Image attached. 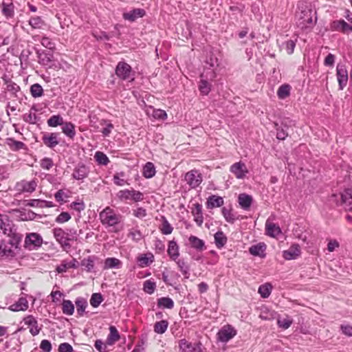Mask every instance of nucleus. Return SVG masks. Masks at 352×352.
<instances>
[{
  "label": "nucleus",
  "instance_id": "obj_4",
  "mask_svg": "<svg viewBox=\"0 0 352 352\" xmlns=\"http://www.w3.org/2000/svg\"><path fill=\"white\" fill-rule=\"evenodd\" d=\"M116 76L122 80L132 82L135 79V72L131 67L124 61H120L116 67Z\"/></svg>",
  "mask_w": 352,
  "mask_h": 352
},
{
  "label": "nucleus",
  "instance_id": "obj_42",
  "mask_svg": "<svg viewBox=\"0 0 352 352\" xmlns=\"http://www.w3.org/2000/svg\"><path fill=\"white\" fill-rule=\"evenodd\" d=\"M62 127V131L64 134H65L67 137L70 138H74L76 135L75 126L73 123L68 122H64Z\"/></svg>",
  "mask_w": 352,
  "mask_h": 352
},
{
  "label": "nucleus",
  "instance_id": "obj_53",
  "mask_svg": "<svg viewBox=\"0 0 352 352\" xmlns=\"http://www.w3.org/2000/svg\"><path fill=\"white\" fill-rule=\"evenodd\" d=\"M156 288V283L151 280H146L143 284V290L148 294L154 293Z\"/></svg>",
  "mask_w": 352,
  "mask_h": 352
},
{
  "label": "nucleus",
  "instance_id": "obj_5",
  "mask_svg": "<svg viewBox=\"0 0 352 352\" xmlns=\"http://www.w3.org/2000/svg\"><path fill=\"white\" fill-rule=\"evenodd\" d=\"M216 72L212 71L204 72L201 74L199 89L204 96H207L211 90V84L208 80L212 81L216 78Z\"/></svg>",
  "mask_w": 352,
  "mask_h": 352
},
{
  "label": "nucleus",
  "instance_id": "obj_37",
  "mask_svg": "<svg viewBox=\"0 0 352 352\" xmlns=\"http://www.w3.org/2000/svg\"><path fill=\"white\" fill-rule=\"evenodd\" d=\"M156 173L155 167L152 162H146L143 167L142 175L145 178L150 179Z\"/></svg>",
  "mask_w": 352,
  "mask_h": 352
},
{
  "label": "nucleus",
  "instance_id": "obj_16",
  "mask_svg": "<svg viewBox=\"0 0 352 352\" xmlns=\"http://www.w3.org/2000/svg\"><path fill=\"white\" fill-rule=\"evenodd\" d=\"M191 213L194 217V221L197 225L201 226L204 222L202 205L199 203L192 204L191 207Z\"/></svg>",
  "mask_w": 352,
  "mask_h": 352
},
{
  "label": "nucleus",
  "instance_id": "obj_27",
  "mask_svg": "<svg viewBox=\"0 0 352 352\" xmlns=\"http://www.w3.org/2000/svg\"><path fill=\"white\" fill-rule=\"evenodd\" d=\"M238 202L244 210H248L252 204V197L251 195L245 193H241L238 197Z\"/></svg>",
  "mask_w": 352,
  "mask_h": 352
},
{
  "label": "nucleus",
  "instance_id": "obj_11",
  "mask_svg": "<svg viewBox=\"0 0 352 352\" xmlns=\"http://www.w3.org/2000/svg\"><path fill=\"white\" fill-rule=\"evenodd\" d=\"M230 170L239 179H244L248 173L246 165L241 161L233 164Z\"/></svg>",
  "mask_w": 352,
  "mask_h": 352
},
{
  "label": "nucleus",
  "instance_id": "obj_45",
  "mask_svg": "<svg viewBox=\"0 0 352 352\" xmlns=\"http://www.w3.org/2000/svg\"><path fill=\"white\" fill-rule=\"evenodd\" d=\"M162 225L160 227L161 232L165 235L171 234L173 230V228L165 217H162Z\"/></svg>",
  "mask_w": 352,
  "mask_h": 352
},
{
  "label": "nucleus",
  "instance_id": "obj_49",
  "mask_svg": "<svg viewBox=\"0 0 352 352\" xmlns=\"http://www.w3.org/2000/svg\"><path fill=\"white\" fill-rule=\"evenodd\" d=\"M62 311L64 314L67 316H71L74 314V306L71 300H63Z\"/></svg>",
  "mask_w": 352,
  "mask_h": 352
},
{
  "label": "nucleus",
  "instance_id": "obj_23",
  "mask_svg": "<svg viewBox=\"0 0 352 352\" xmlns=\"http://www.w3.org/2000/svg\"><path fill=\"white\" fill-rule=\"evenodd\" d=\"M265 231L266 234L272 237H276L281 234L280 227L276 223L270 221L269 219L265 223Z\"/></svg>",
  "mask_w": 352,
  "mask_h": 352
},
{
  "label": "nucleus",
  "instance_id": "obj_50",
  "mask_svg": "<svg viewBox=\"0 0 352 352\" xmlns=\"http://www.w3.org/2000/svg\"><path fill=\"white\" fill-rule=\"evenodd\" d=\"M176 263H177V265L179 270L182 273V274L186 278H188L189 277V271H190V267H189L188 265L186 263V262L184 259H177L176 261Z\"/></svg>",
  "mask_w": 352,
  "mask_h": 352
},
{
  "label": "nucleus",
  "instance_id": "obj_12",
  "mask_svg": "<svg viewBox=\"0 0 352 352\" xmlns=\"http://www.w3.org/2000/svg\"><path fill=\"white\" fill-rule=\"evenodd\" d=\"M37 186V182L35 179L31 181L21 180L16 184V189L23 192H32Z\"/></svg>",
  "mask_w": 352,
  "mask_h": 352
},
{
  "label": "nucleus",
  "instance_id": "obj_17",
  "mask_svg": "<svg viewBox=\"0 0 352 352\" xmlns=\"http://www.w3.org/2000/svg\"><path fill=\"white\" fill-rule=\"evenodd\" d=\"M336 76L339 84V88L342 90L348 82V73L344 66L338 65Z\"/></svg>",
  "mask_w": 352,
  "mask_h": 352
},
{
  "label": "nucleus",
  "instance_id": "obj_34",
  "mask_svg": "<svg viewBox=\"0 0 352 352\" xmlns=\"http://www.w3.org/2000/svg\"><path fill=\"white\" fill-rule=\"evenodd\" d=\"M266 245L264 243H258L256 245H252L249 248L250 253L253 256H259L261 257L265 256V251Z\"/></svg>",
  "mask_w": 352,
  "mask_h": 352
},
{
  "label": "nucleus",
  "instance_id": "obj_63",
  "mask_svg": "<svg viewBox=\"0 0 352 352\" xmlns=\"http://www.w3.org/2000/svg\"><path fill=\"white\" fill-rule=\"evenodd\" d=\"M94 346L99 352H107V344L100 340L95 342Z\"/></svg>",
  "mask_w": 352,
  "mask_h": 352
},
{
  "label": "nucleus",
  "instance_id": "obj_29",
  "mask_svg": "<svg viewBox=\"0 0 352 352\" xmlns=\"http://www.w3.org/2000/svg\"><path fill=\"white\" fill-rule=\"evenodd\" d=\"M297 41L298 38L296 36H294L292 38L283 42L280 45V47L282 50H285L288 54H292L294 53Z\"/></svg>",
  "mask_w": 352,
  "mask_h": 352
},
{
  "label": "nucleus",
  "instance_id": "obj_57",
  "mask_svg": "<svg viewBox=\"0 0 352 352\" xmlns=\"http://www.w3.org/2000/svg\"><path fill=\"white\" fill-rule=\"evenodd\" d=\"M82 266H84L87 270V272H91L94 267V259L89 256L87 258H84L81 261Z\"/></svg>",
  "mask_w": 352,
  "mask_h": 352
},
{
  "label": "nucleus",
  "instance_id": "obj_62",
  "mask_svg": "<svg viewBox=\"0 0 352 352\" xmlns=\"http://www.w3.org/2000/svg\"><path fill=\"white\" fill-rule=\"evenodd\" d=\"M40 349L43 352H50L52 351V344L48 340H43L40 344Z\"/></svg>",
  "mask_w": 352,
  "mask_h": 352
},
{
  "label": "nucleus",
  "instance_id": "obj_20",
  "mask_svg": "<svg viewBox=\"0 0 352 352\" xmlns=\"http://www.w3.org/2000/svg\"><path fill=\"white\" fill-rule=\"evenodd\" d=\"M340 204L344 205L345 209L352 212V190L346 189L340 194Z\"/></svg>",
  "mask_w": 352,
  "mask_h": 352
},
{
  "label": "nucleus",
  "instance_id": "obj_36",
  "mask_svg": "<svg viewBox=\"0 0 352 352\" xmlns=\"http://www.w3.org/2000/svg\"><path fill=\"white\" fill-rule=\"evenodd\" d=\"M122 267V262L116 258H107L104 261V269H119Z\"/></svg>",
  "mask_w": 352,
  "mask_h": 352
},
{
  "label": "nucleus",
  "instance_id": "obj_6",
  "mask_svg": "<svg viewBox=\"0 0 352 352\" xmlns=\"http://www.w3.org/2000/svg\"><path fill=\"white\" fill-rule=\"evenodd\" d=\"M236 334V331L230 324L224 325L217 333V340L221 342H227Z\"/></svg>",
  "mask_w": 352,
  "mask_h": 352
},
{
  "label": "nucleus",
  "instance_id": "obj_15",
  "mask_svg": "<svg viewBox=\"0 0 352 352\" xmlns=\"http://www.w3.org/2000/svg\"><path fill=\"white\" fill-rule=\"evenodd\" d=\"M146 14V12L142 8H135L129 12H124L122 17L124 20L130 22H134L139 18L143 17Z\"/></svg>",
  "mask_w": 352,
  "mask_h": 352
},
{
  "label": "nucleus",
  "instance_id": "obj_33",
  "mask_svg": "<svg viewBox=\"0 0 352 352\" xmlns=\"http://www.w3.org/2000/svg\"><path fill=\"white\" fill-rule=\"evenodd\" d=\"M221 212L226 221L230 223H234L236 220L239 219V217L232 212L231 208L223 207L221 209Z\"/></svg>",
  "mask_w": 352,
  "mask_h": 352
},
{
  "label": "nucleus",
  "instance_id": "obj_39",
  "mask_svg": "<svg viewBox=\"0 0 352 352\" xmlns=\"http://www.w3.org/2000/svg\"><path fill=\"white\" fill-rule=\"evenodd\" d=\"M292 87L289 84L280 85L277 90V96L280 100H284L289 96Z\"/></svg>",
  "mask_w": 352,
  "mask_h": 352
},
{
  "label": "nucleus",
  "instance_id": "obj_2",
  "mask_svg": "<svg viewBox=\"0 0 352 352\" xmlns=\"http://www.w3.org/2000/svg\"><path fill=\"white\" fill-rule=\"evenodd\" d=\"M56 241L64 249L71 248L70 241H76L78 237L77 230L74 228L63 230L60 228H55L52 230Z\"/></svg>",
  "mask_w": 352,
  "mask_h": 352
},
{
  "label": "nucleus",
  "instance_id": "obj_24",
  "mask_svg": "<svg viewBox=\"0 0 352 352\" xmlns=\"http://www.w3.org/2000/svg\"><path fill=\"white\" fill-rule=\"evenodd\" d=\"M331 28L333 30L342 31V32L352 31V25L348 24L344 20L334 21L331 25Z\"/></svg>",
  "mask_w": 352,
  "mask_h": 352
},
{
  "label": "nucleus",
  "instance_id": "obj_21",
  "mask_svg": "<svg viewBox=\"0 0 352 352\" xmlns=\"http://www.w3.org/2000/svg\"><path fill=\"white\" fill-rule=\"evenodd\" d=\"M167 253L171 260L176 261L178 259L179 248L175 241L172 240L168 242Z\"/></svg>",
  "mask_w": 352,
  "mask_h": 352
},
{
  "label": "nucleus",
  "instance_id": "obj_8",
  "mask_svg": "<svg viewBox=\"0 0 352 352\" xmlns=\"http://www.w3.org/2000/svg\"><path fill=\"white\" fill-rule=\"evenodd\" d=\"M185 181L192 188H197L202 182L201 173L197 170H192L186 173Z\"/></svg>",
  "mask_w": 352,
  "mask_h": 352
},
{
  "label": "nucleus",
  "instance_id": "obj_51",
  "mask_svg": "<svg viewBox=\"0 0 352 352\" xmlns=\"http://www.w3.org/2000/svg\"><path fill=\"white\" fill-rule=\"evenodd\" d=\"M272 289V286L270 283H265L261 285L258 287V293L261 297L266 298L270 296Z\"/></svg>",
  "mask_w": 352,
  "mask_h": 352
},
{
  "label": "nucleus",
  "instance_id": "obj_30",
  "mask_svg": "<svg viewBox=\"0 0 352 352\" xmlns=\"http://www.w3.org/2000/svg\"><path fill=\"white\" fill-rule=\"evenodd\" d=\"M154 261V256L151 253L141 254L137 258L139 267H145L150 265Z\"/></svg>",
  "mask_w": 352,
  "mask_h": 352
},
{
  "label": "nucleus",
  "instance_id": "obj_18",
  "mask_svg": "<svg viewBox=\"0 0 352 352\" xmlns=\"http://www.w3.org/2000/svg\"><path fill=\"white\" fill-rule=\"evenodd\" d=\"M23 320L25 324L30 328V332L33 336L39 333L41 327H38V322L33 316L29 315L25 317Z\"/></svg>",
  "mask_w": 352,
  "mask_h": 352
},
{
  "label": "nucleus",
  "instance_id": "obj_59",
  "mask_svg": "<svg viewBox=\"0 0 352 352\" xmlns=\"http://www.w3.org/2000/svg\"><path fill=\"white\" fill-rule=\"evenodd\" d=\"M117 197L120 201H126L131 199V190H121L117 193Z\"/></svg>",
  "mask_w": 352,
  "mask_h": 352
},
{
  "label": "nucleus",
  "instance_id": "obj_52",
  "mask_svg": "<svg viewBox=\"0 0 352 352\" xmlns=\"http://www.w3.org/2000/svg\"><path fill=\"white\" fill-rule=\"evenodd\" d=\"M30 93L33 98H39L43 95V89L38 83H35L30 87Z\"/></svg>",
  "mask_w": 352,
  "mask_h": 352
},
{
  "label": "nucleus",
  "instance_id": "obj_26",
  "mask_svg": "<svg viewBox=\"0 0 352 352\" xmlns=\"http://www.w3.org/2000/svg\"><path fill=\"white\" fill-rule=\"evenodd\" d=\"M219 66L218 58L212 54H210L205 60L204 72L214 71Z\"/></svg>",
  "mask_w": 352,
  "mask_h": 352
},
{
  "label": "nucleus",
  "instance_id": "obj_14",
  "mask_svg": "<svg viewBox=\"0 0 352 352\" xmlns=\"http://www.w3.org/2000/svg\"><path fill=\"white\" fill-rule=\"evenodd\" d=\"M14 243L12 240L2 241L0 243V255L6 256L7 257L14 256V252L13 248Z\"/></svg>",
  "mask_w": 352,
  "mask_h": 352
},
{
  "label": "nucleus",
  "instance_id": "obj_9",
  "mask_svg": "<svg viewBox=\"0 0 352 352\" xmlns=\"http://www.w3.org/2000/svg\"><path fill=\"white\" fill-rule=\"evenodd\" d=\"M1 14L7 20H10L14 17L15 6L12 0H3L0 4Z\"/></svg>",
  "mask_w": 352,
  "mask_h": 352
},
{
  "label": "nucleus",
  "instance_id": "obj_28",
  "mask_svg": "<svg viewBox=\"0 0 352 352\" xmlns=\"http://www.w3.org/2000/svg\"><path fill=\"white\" fill-rule=\"evenodd\" d=\"M78 267V261L75 258H72L69 261H63L57 266L56 271L58 273L65 272L68 269H75Z\"/></svg>",
  "mask_w": 352,
  "mask_h": 352
},
{
  "label": "nucleus",
  "instance_id": "obj_61",
  "mask_svg": "<svg viewBox=\"0 0 352 352\" xmlns=\"http://www.w3.org/2000/svg\"><path fill=\"white\" fill-rule=\"evenodd\" d=\"M41 167L45 170H50L54 166L53 160L50 157H44L41 160Z\"/></svg>",
  "mask_w": 352,
  "mask_h": 352
},
{
  "label": "nucleus",
  "instance_id": "obj_47",
  "mask_svg": "<svg viewBox=\"0 0 352 352\" xmlns=\"http://www.w3.org/2000/svg\"><path fill=\"white\" fill-rule=\"evenodd\" d=\"M94 158L99 165L107 166L110 162L107 155L101 151H96Z\"/></svg>",
  "mask_w": 352,
  "mask_h": 352
},
{
  "label": "nucleus",
  "instance_id": "obj_19",
  "mask_svg": "<svg viewBox=\"0 0 352 352\" xmlns=\"http://www.w3.org/2000/svg\"><path fill=\"white\" fill-rule=\"evenodd\" d=\"M300 253V245L295 243L292 245L288 250L283 251V256L286 260H293L299 256Z\"/></svg>",
  "mask_w": 352,
  "mask_h": 352
},
{
  "label": "nucleus",
  "instance_id": "obj_44",
  "mask_svg": "<svg viewBox=\"0 0 352 352\" xmlns=\"http://www.w3.org/2000/svg\"><path fill=\"white\" fill-rule=\"evenodd\" d=\"M47 125L51 127H56L64 124L63 118L60 115H53L47 121Z\"/></svg>",
  "mask_w": 352,
  "mask_h": 352
},
{
  "label": "nucleus",
  "instance_id": "obj_25",
  "mask_svg": "<svg viewBox=\"0 0 352 352\" xmlns=\"http://www.w3.org/2000/svg\"><path fill=\"white\" fill-rule=\"evenodd\" d=\"M28 309V301L26 298L21 297L19 300L9 307L12 311H25Z\"/></svg>",
  "mask_w": 352,
  "mask_h": 352
},
{
  "label": "nucleus",
  "instance_id": "obj_13",
  "mask_svg": "<svg viewBox=\"0 0 352 352\" xmlns=\"http://www.w3.org/2000/svg\"><path fill=\"white\" fill-rule=\"evenodd\" d=\"M58 136V133H45L42 137V141L47 147L54 148L59 144Z\"/></svg>",
  "mask_w": 352,
  "mask_h": 352
},
{
  "label": "nucleus",
  "instance_id": "obj_1",
  "mask_svg": "<svg viewBox=\"0 0 352 352\" xmlns=\"http://www.w3.org/2000/svg\"><path fill=\"white\" fill-rule=\"evenodd\" d=\"M298 8L296 14L297 26L303 31L310 32L317 22L316 10L304 3L298 5Z\"/></svg>",
  "mask_w": 352,
  "mask_h": 352
},
{
  "label": "nucleus",
  "instance_id": "obj_22",
  "mask_svg": "<svg viewBox=\"0 0 352 352\" xmlns=\"http://www.w3.org/2000/svg\"><path fill=\"white\" fill-rule=\"evenodd\" d=\"M224 201L223 197L217 195H210L207 199L206 206L208 209L221 207L223 205Z\"/></svg>",
  "mask_w": 352,
  "mask_h": 352
},
{
  "label": "nucleus",
  "instance_id": "obj_41",
  "mask_svg": "<svg viewBox=\"0 0 352 352\" xmlns=\"http://www.w3.org/2000/svg\"><path fill=\"white\" fill-rule=\"evenodd\" d=\"M214 243L217 248H222L227 243V237L222 231H218L214 234Z\"/></svg>",
  "mask_w": 352,
  "mask_h": 352
},
{
  "label": "nucleus",
  "instance_id": "obj_60",
  "mask_svg": "<svg viewBox=\"0 0 352 352\" xmlns=\"http://www.w3.org/2000/svg\"><path fill=\"white\" fill-rule=\"evenodd\" d=\"M71 219V215L67 212H62L56 218L55 221L58 223H63Z\"/></svg>",
  "mask_w": 352,
  "mask_h": 352
},
{
  "label": "nucleus",
  "instance_id": "obj_54",
  "mask_svg": "<svg viewBox=\"0 0 352 352\" xmlns=\"http://www.w3.org/2000/svg\"><path fill=\"white\" fill-rule=\"evenodd\" d=\"M102 300L103 297L100 293H94L91 296L90 304L93 307L96 308L100 305Z\"/></svg>",
  "mask_w": 352,
  "mask_h": 352
},
{
  "label": "nucleus",
  "instance_id": "obj_31",
  "mask_svg": "<svg viewBox=\"0 0 352 352\" xmlns=\"http://www.w3.org/2000/svg\"><path fill=\"white\" fill-rule=\"evenodd\" d=\"M190 246L199 252L206 249L205 242L195 236H190L188 238Z\"/></svg>",
  "mask_w": 352,
  "mask_h": 352
},
{
  "label": "nucleus",
  "instance_id": "obj_38",
  "mask_svg": "<svg viewBox=\"0 0 352 352\" xmlns=\"http://www.w3.org/2000/svg\"><path fill=\"white\" fill-rule=\"evenodd\" d=\"M38 63L43 65L51 67L53 55L50 52H42L38 54Z\"/></svg>",
  "mask_w": 352,
  "mask_h": 352
},
{
  "label": "nucleus",
  "instance_id": "obj_58",
  "mask_svg": "<svg viewBox=\"0 0 352 352\" xmlns=\"http://www.w3.org/2000/svg\"><path fill=\"white\" fill-rule=\"evenodd\" d=\"M278 326L283 329H288L292 324V320L289 317L285 318H279L277 320Z\"/></svg>",
  "mask_w": 352,
  "mask_h": 352
},
{
  "label": "nucleus",
  "instance_id": "obj_32",
  "mask_svg": "<svg viewBox=\"0 0 352 352\" xmlns=\"http://www.w3.org/2000/svg\"><path fill=\"white\" fill-rule=\"evenodd\" d=\"M6 144L13 151H18L21 149L27 148L26 145L23 142L17 141L14 138H8L6 140Z\"/></svg>",
  "mask_w": 352,
  "mask_h": 352
},
{
  "label": "nucleus",
  "instance_id": "obj_3",
  "mask_svg": "<svg viewBox=\"0 0 352 352\" xmlns=\"http://www.w3.org/2000/svg\"><path fill=\"white\" fill-rule=\"evenodd\" d=\"M99 219L103 226L111 227L120 223L121 216L111 207L107 206L99 213Z\"/></svg>",
  "mask_w": 352,
  "mask_h": 352
},
{
  "label": "nucleus",
  "instance_id": "obj_55",
  "mask_svg": "<svg viewBox=\"0 0 352 352\" xmlns=\"http://www.w3.org/2000/svg\"><path fill=\"white\" fill-rule=\"evenodd\" d=\"M125 173L124 172L116 173L113 177L114 184L118 186H123L127 184L126 181L121 177H124Z\"/></svg>",
  "mask_w": 352,
  "mask_h": 352
},
{
  "label": "nucleus",
  "instance_id": "obj_48",
  "mask_svg": "<svg viewBox=\"0 0 352 352\" xmlns=\"http://www.w3.org/2000/svg\"><path fill=\"white\" fill-rule=\"evenodd\" d=\"M168 325V322L165 320L156 322L154 324V331L158 334H162L167 330Z\"/></svg>",
  "mask_w": 352,
  "mask_h": 352
},
{
  "label": "nucleus",
  "instance_id": "obj_64",
  "mask_svg": "<svg viewBox=\"0 0 352 352\" xmlns=\"http://www.w3.org/2000/svg\"><path fill=\"white\" fill-rule=\"evenodd\" d=\"M59 352H73V347L67 342L61 343L58 346Z\"/></svg>",
  "mask_w": 352,
  "mask_h": 352
},
{
  "label": "nucleus",
  "instance_id": "obj_46",
  "mask_svg": "<svg viewBox=\"0 0 352 352\" xmlns=\"http://www.w3.org/2000/svg\"><path fill=\"white\" fill-rule=\"evenodd\" d=\"M195 342H190L186 339H182L179 342V350L181 352H193Z\"/></svg>",
  "mask_w": 352,
  "mask_h": 352
},
{
  "label": "nucleus",
  "instance_id": "obj_56",
  "mask_svg": "<svg viewBox=\"0 0 352 352\" xmlns=\"http://www.w3.org/2000/svg\"><path fill=\"white\" fill-rule=\"evenodd\" d=\"M29 24L33 28H41L44 25V21L40 16H33L30 19Z\"/></svg>",
  "mask_w": 352,
  "mask_h": 352
},
{
  "label": "nucleus",
  "instance_id": "obj_35",
  "mask_svg": "<svg viewBox=\"0 0 352 352\" xmlns=\"http://www.w3.org/2000/svg\"><path fill=\"white\" fill-rule=\"evenodd\" d=\"M109 334L107 338V343L109 345H113L120 340V336L116 327L114 326H111L109 327Z\"/></svg>",
  "mask_w": 352,
  "mask_h": 352
},
{
  "label": "nucleus",
  "instance_id": "obj_40",
  "mask_svg": "<svg viewBox=\"0 0 352 352\" xmlns=\"http://www.w3.org/2000/svg\"><path fill=\"white\" fill-rule=\"evenodd\" d=\"M77 313L80 316H82L87 307V301L82 297H78L75 300Z\"/></svg>",
  "mask_w": 352,
  "mask_h": 352
},
{
  "label": "nucleus",
  "instance_id": "obj_10",
  "mask_svg": "<svg viewBox=\"0 0 352 352\" xmlns=\"http://www.w3.org/2000/svg\"><path fill=\"white\" fill-rule=\"evenodd\" d=\"M89 171L88 166L80 162L74 167L72 177L76 180H83L88 177Z\"/></svg>",
  "mask_w": 352,
  "mask_h": 352
},
{
  "label": "nucleus",
  "instance_id": "obj_43",
  "mask_svg": "<svg viewBox=\"0 0 352 352\" xmlns=\"http://www.w3.org/2000/svg\"><path fill=\"white\" fill-rule=\"evenodd\" d=\"M157 306L163 309H172L174 307V302L169 297H162L157 299Z\"/></svg>",
  "mask_w": 352,
  "mask_h": 352
},
{
  "label": "nucleus",
  "instance_id": "obj_7",
  "mask_svg": "<svg viewBox=\"0 0 352 352\" xmlns=\"http://www.w3.org/2000/svg\"><path fill=\"white\" fill-rule=\"evenodd\" d=\"M43 243V239L40 234L32 232L28 234L25 239V245L29 250H35L41 247Z\"/></svg>",
  "mask_w": 352,
  "mask_h": 352
}]
</instances>
